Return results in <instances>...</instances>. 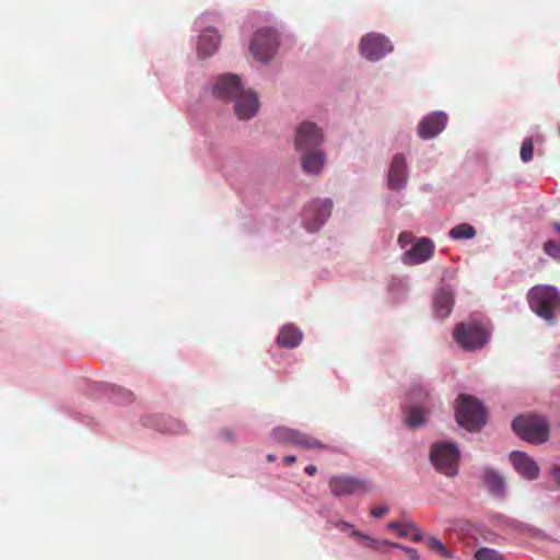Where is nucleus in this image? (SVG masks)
Listing matches in <instances>:
<instances>
[{
    "label": "nucleus",
    "mask_w": 560,
    "mask_h": 560,
    "mask_svg": "<svg viewBox=\"0 0 560 560\" xmlns=\"http://www.w3.org/2000/svg\"><path fill=\"white\" fill-rule=\"evenodd\" d=\"M455 418L466 430L478 431L486 423L487 412L476 397L460 394L455 401Z\"/></svg>",
    "instance_id": "1"
},
{
    "label": "nucleus",
    "mask_w": 560,
    "mask_h": 560,
    "mask_svg": "<svg viewBox=\"0 0 560 560\" xmlns=\"http://www.w3.org/2000/svg\"><path fill=\"white\" fill-rule=\"evenodd\" d=\"M490 335L488 323L476 319L458 323L453 331L455 341L465 350L482 348L488 342Z\"/></svg>",
    "instance_id": "2"
},
{
    "label": "nucleus",
    "mask_w": 560,
    "mask_h": 560,
    "mask_svg": "<svg viewBox=\"0 0 560 560\" xmlns=\"http://www.w3.org/2000/svg\"><path fill=\"white\" fill-rule=\"evenodd\" d=\"M528 304L538 316L552 323L560 312V293L552 287L536 285L528 292Z\"/></svg>",
    "instance_id": "3"
},
{
    "label": "nucleus",
    "mask_w": 560,
    "mask_h": 560,
    "mask_svg": "<svg viewBox=\"0 0 560 560\" xmlns=\"http://www.w3.org/2000/svg\"><path fill=\"white\" fill-rule=\"evenodd\" d=\"M512 429L520 438L530 443H544L549 436L546 420L535 415H525L515 418L512 422Z\"/></svg>",
    "instance_id": "4"
},
{
    "label": "nucleus",
    "mask_w": 560,
    "mask_h": 560,
    "mask_svg": "<svg viewBox=\"0 0 560 560\" xmlns=\"http://www.w3.org/2000/svg\"><path fill=\"white\" fill-rule=\"evenodd\" d=\"M430 459L438 471L454 477L458 471L459 452L455 444L436 443L430 451Z\"/></svg>",
    "instance_id": "5"
},
{
    "label": "nucleus",
    "mask_w": 560,
    "mask_h": 560,
    "mask_svg": "<svg viewBox=\"0 0 560 560\" xmlns=\"http://www.w3.org/2000/svg\"><path fill=\"white\" fill-rule=\"evenodd\" d=\"M279 46L277 32L270 27L258 30L249 44V50L255 59L261 62L269 61L276 54Z\"/></svg>",
    "instance_id": "6"
},
{
    "label": "nucleus",
    "mask_w": 560,
    "mask_h": 560,
    "mask_svg": "<svg viewBox=\"0 0 560 560\" xmlns=\"http://www.w3.org/2000/svg\"><path fill=\"white\" fill-rule=\"evenodd\" d=\"M328 487L335 497L361 494L372 489V485L368 480L348 475L332 476L328 480Z\"/></svg>",
    "instance_id": "7"
},
{
    "label": "nucleus",
    "mask_w": 560,
    "mask_h": 560,
    "mask_svg": "<svg viewBox=\"0 0 560 560\" xmlns=\"http://www.w3.org/2000/svg\"><path fill=\"white\" fill-rule=\"evenodd\" d=\"M332 202L329 199L315 200L305 207L303 211V223L310 232H315L330 217Z\"/></svg>",
    "instance_id": "8"
},
{
    "label": "nucleus",
    "mask_w": 560,
    "mask_h": 560,
    "mask_svg": "<svg viewBox=\"0 0 560 560\" xmlns=\"http://www.w3.org/2000/svg\"><path fill=\"white\" fill-rule=\"evenodd\" d=\"M323 140L322 130L313 122L304 121L296 129L295 148L300 152L318 149Z\"/></svg>",
    "instance_id": "9"
},
{
    "label": "nucleus",
    "mask_w": 560,
    "mask_h": 560,
    "mask_svg": "<svg viewBox=\"0 0 560 560\" xmlns=\"http://www.w3.org/2000/svg\"><path fill=\"white\" fill-rule=\"evenodd\" d=\"M361 55L369 60H378L393 50L390 42L381 34H369L361 39Z\"/></svg>",
    "instance_id": "10"
},
{
    "label": "nucleus",
    "mask_w": 560,
    "mask_h": 560,
    "mask_svg": "<svg viewBox=\"0 0 560 560\" xmlns=\"http://www.w3.org/2000/svg\"><path fill=\"white\" fill-rule=\"evenodd\" d=\"M434 252L433 241L428 237H420L404 253L401 261L407 266L420 265L431 259Z\"/></svg>",
    "instance_id": "11"
},
{
    "label": "nucleus",
    "mask_w": 560,
    "mask_h": 560,
    "mask_svg": "<svg viewBox=\"0 0 560 560\" xmlns=\"http://www.w3.org/2000/svg\"><path fill=\"white\" fill-rule=\"evenodd\" d=\"M235 100V113L240 119L252 118L259 108L257 95L252 90H243L232 97Z\"/></svg>",
    "instance_id": "12"
},
{
    "label": "nucleus",
    "mask_w": 560,
    "mask_h": 560,
    "mask_svg": "<svg viewBox=\"0 0 560 560\" xmlns=\"http://www.w3.org/2000/svg\"><path fill=\"white\" fill-rule=\"evenodd\" d=\"M447 116L442 112L432 113L422 118L418 125V133L422 139H431L444 130Z\"/></svg>",
    "instance_id": "13"
},
{
    "label": "nucleus",
    "mask_w": 560,
    "mask_h": 560,
    "mask_svg": "<svg viewBox=\"0 0 560 560\" xmlns=\"http://www.w3.org/2000/svg\"><path fill=\"white\" fill-rule=\"evenodd\" d=\"M510 460L515 470L525 479L534 480L538 478L540 469L536 462L527 454L517 451L512 452Z\"/></svg>",
    "instance_id": "14"
},
{
    "label": "nucleus",
    "mask_w": 560,
    "mask_h": 560,
    "mask_svg": "<svg viewBox=\"0 0 560 560\" xmlns=\"http://www.w3.org/2000/svg\"><path fill=\"white\" fill-rule=\"evenodd\" d=\"M241 80L235 74H223L221 75L217 84L214 85L213 92L220 98L230 100L241 91Z\"/></svg>",
    "instance_id": "15"
},
{
    "label": "nucleus",
    "mask_w": 560,
    "mask_h": 560,
    "mask_svg": "<svg viewBox=\"0 0 560 560\" xmlns=\"http://www.w3.org/2000/svg\"><path fill=\"white\" fill-rule=\"evenodd\" d=\"M407 180L406 159L402 154H396L388 172V185L392 189H400Z\"/></svg>",
    "instance_id": "16"
},
{
    "label": "nucleus",
    "mask_w": 560,
    "mask_h": 560,
    "mask_svg": "<svg viewBox=\"0 0 560 560\" xmlns=\"http://www.w3.org/2000/svg\"><path fill=\"white\" fill-rule=\"evenodd\" d=\"M454 305V294L450 289H441L434 296V314L436 317L446 318Z\"/></svg>",
    "instance_id": "17"
},
{
    "label": "nucleus",
    "mask_w": 560,
    "mask_h": 560,
    "mask_svg": "<svg viewBox=\"0 0 560 560\" xmlns=\"http://www.w3.org/2000/svg\"><path fill=\"white\" fill-rule=\"evenodd\" d=\"M221 38L214 28H207L199 36L198 54L208 57L214 54L220 45Z\"/></svg>",
    "instance_id": "18"
},
{
    "label": "nucleus",
    "mask_w": 560,
    "mask_h": 560,
    "mask_svg": "<svg viewBox=\"0 0 560 560\" xmlns=\"http://www.w3.org/2000/svg\"><path fill=\"white\" fill-rule=\"evenodd\" d=\"M325 154L322 150L315 149L303 152L302 167L307 174H318L325 164Z\"/></svg>",
    "instance_id": "19"
},
{
    "label": "nucleus",
    "mask_w": 560,
    "mask_h": 560,
    "mask_svg": "<svg viewBox=\"0 0 560 560\" xmlns=\"http://www.w3.org/2000/svg\"><path fill=\"white\" fill-rule=\"evenodd\" d=\"M303 338L302 331L294 325H284L277 337V343L282 348H295Z\"/></svg>",
    "instance_id": "20"
},
{
    "label": "nucleus",
    "mask_w": 560,
    "mask_h": 560,
    "mask_svg": "<svg viewBox=\"0 0 560 560\" xmlns=\"http://www.w3.org/2000/svg\"><path fill=\"white\" fill-rule=\"evenodd\" d=\"M483 483L488 488V490L497 497L504 495L505 483L503 477L495 470L491 468H486L483 470Z\"/></svg>",
    "instance_id": "21"
},
{
    "label": "nucleus",
    "mask_w": 560,
    "mask_h": 560,
    "mask_svg": "<svg viewBox=\"0 0 560 560\" xmlns=\"http://www.w3.org/2000/svg\"><path fill=\"white\" fill-rule=\"evenodd\" d=\"M428 411L420 406L413 405L408 408L406 422L410 428H418L425 423Z\"/></svg>",
    "instance_id": "22"
},
{
    "label": "nucleus",
    "mask_w": 560,
    "mask_h": 560,
    "mask_svg": "<svg viewBox=\"0 0 560 560\" xmlns=\"http://www.w3.org/2000/svg\"><path fill=\"white\" fill-rule=\"evenodd\" d=\"M293 445L305 450L327 448V446L316 438L299 430Z\"/></svg>",
    "instance_id": "23"
},
{
    "label": "nucleus",
    "mask_w": 560,
    "mask_h": 560,
    "mask_svg": "<svg viewBox=\"0 0 560 560\" xmlns=\"http://www.w3.org/2000/svg\"><path fill=\"white\" fill-rule=\"evenodd\" d=\"M448 235L453 240H468L475 237L476 230L472 225L468 223H462L454 226L450 231Z\"/></svg>",
    "instance_id": "24"
},
{
    "label": "nucleus",
    "mask_w": 560,
    "mask_h": 560,
    "mask_svg": "<svg viewBox=\"0 0 560 560\" xmlns=\"http://www.w3.org/2000/svg\"><path fill=\"white\" fill-rule=\"evenodd\" d=\"M298 430L290 429V428H277L272 431V438L282 444H293L295 436H296Z\"/></svg>",
    "instance_id": "25"
},
{
    "label": "nucleus",
    "mask_w": 560,
    "mask_h": 560,
    "mask_svg": "<svg viewBox=\"0 0 560 560\" xmlns=\"http://www.w3.org/2000/svg\"><path fill=\"white\" fill-rule=\"evenodd\" d=\"M112 398L117 404H129L133 401V393L120 386H112Z\"/></svg>",
    "instance_id": "26"
},
{
    "label": "nucleus",
    "mask_w": 560,
    "mask_h": 560,
    "mask_svg": "<svg viewBox=\"0 0 560 560\" xmlns=\"http://www.w3.org/2000/svg\"><path fill=\"white\" fill-rule=\"evenodd\" d=\"M425 544L429 549L439 553L442 558H445V559L454 558V553L451 550H448L441 540H439L434 537H429L427 539Z\"/></svg>",
    "instance_id": "27"
},
{
    "label": "nucleus",
    "mask_w": 560,
    "mask_h": 560,
    "mask_svg": "<svg viewBox=\"0 0 560 560\" xmlns=\"http://www.w3.org/2000/svg\"><path fill=\"white\" fill-rule=\"evenodd\" d=\"M475 560H504L503 556L492 548H480L475 552Z\"/></svg>",
    "instance_id": "28"
},
{
    "label": "nucleus",
    "mask_w": 560,
    "mask_h": 560,
    "mask_svg": "<svg viewBox=\"0 0 560 560\" xmlns=\"http://www.w3.org/2000/svg\"><path fill=\"white\" fill-rule=\"evenodd\" d=\"M398 535L401 537H409L415 541H420L422 539V535L413 524H402Z\"/></svg>",
    "instance_id": "29"
},
{
    "label": "nucleus",
    "mask_w": 560,
    "mask_h": 560,
    "mask_svg": "<svg viewBox=\"0 0 560 560\" xmlns=\"http://www.w3.org/2000/svg\"><path fill=\"white\" fill-rule=\"evenodd\" d=\"M534 143L532 138H525L521 147V159L523 162H529L533 159Z\"/></svg>",
    "instance_id": "30"
},
{
    "label": "nucleus",
    "mask_w": 560,
    "mask_h": 560,
    "mask_svg": "<svg viewBox=\"0 0 560 560\" xmlns=\"http://www.w3.org/2000/svg\"><path fill=\"white\" fill-rule=\"evenodd\" d=\"M544 252L555 259H560V245L552 240L544 244Z\"/></svg>",
    "instance_id": "31"
},
{
    "label": "nucleus",
    "mask_w": 560,
    "mask_h": 560,
    "mask_svg": "<svg viewBox=\"0 0 560 560\" xmlns=\"http://www.w3.org/2000/svg\"><path fill=\"white\" fill-rule=\"evenodd\" d=\"M415 237L410 232H401L398 235V244L401 248H405L407 245L411 244L413 242Z\"/></svg>",
    "instance_id": "32"
},
{
    "label": "nucleus",
    "mask_w": 560,
    "mask_h": 560,
    "mask_svg": "<svg viewBox=\"0 0 560 560\" xmlns=\"http://www.w3.org/2000/svg\"><path fill=\"white\" fill-rule=\"evenodd\" d=\"M390 546L404 549L406 555H407V557L409 559H411V560H419V553H418V551L416 549L410 548V547H402L399 544H390Z\"/></svg>",
    "instance_id": "33"
},
{
    "label": "nucleus",
    "mask_w": 560,
    "mask_h": 560,
    "mask_svg": "<svg viewBox=\"0 0 560 560\" xmlns=\"http://www.w3.org/2000/svg\"><path fill=\"white\" fill-rule=\"evenodd\" d=\"M350 535H351V536H354V537H358V538H360V539H362V540H363V542H362V544H363L365 547H372V545H373V542H374V540H373L372 538H370V537H368V536L363 535L362 533H360L359 530H355V529H353V530L351 532V534H350Z\"/></svg>",
    "instance_id": "34"
},
{
    "label": "nucleus",
    "mask_w": 560,
    "mask_h": 560,
    "mask_svg": "<svg viewBox=\"0 0 560 560\" xmlns=\"http://www.w3.org/2000/svg\"><path fill=\"white\" fill-rule=\"evenodd\" d=\"M388 512V508L386 505H381L372 509L371 515L374 517H382Z\"/></svg>",
    "instance_id": "35"
},
{
    "label": "nucleus",
    "mask_w": 560,
    "mask_h": 560,
    "mask_svg": "<svg viewBox=\"0 0 560 560\" xmlns=\"http://www.w3.org/2000/svg\"><path fill=\"white\" fill-rule=\"evenodd\" d=\"M167 431L172 433H182L184 431V425L180 422L174 421L173 427L167 429Z\"/></svg>",
    "instance_id": "36"
},
{
    "label": "nucleus",
    "mask_w": 560,
    "mask_h": 560,
    "mask_svg": "<svg viewBox=\"0 0 560 560\" xmlns=\"http://www.w3.org/2000/svg\"><path fill=\"white\" fill-rule=\"evenodd\" d=\"M220 434L225 440L234 439V432L231 429H223Z\"/></svg>",
    "instance_id": "37"
},
{
    "label": "nucleus",
    "mask_w": 560,
    "mask_h": 560,
    "mask_svg": "<svg viewBox=\"0 0 560 560\" xmlns=\"http://www.w3.org/2000/svg\"><path fill=\"white\" fill-rule=\"evenodd\" d=\"M552 475L556 481L560 485V465L553 467Z\"/></svg>",
    "instance_id": "38"
},
{
    "label": "nucleus",
    "mask_w": 560,
    "mask_h": 560,
    "mask_svg": "<svg viewBox=\"0 0 560 560\" xmlns=\"http://www.w3.org/2000/svg\"><path fill=\"white\" fill-rule=\"evenodd\" d=\"M296 462V457L294 455H287L284 458H283V463L285 465H292Z\"/></svg>",
    "instance_id": "39"
},
{
    "label": "nucleus",
    "mask_w": 560,
    "mask_h": 560,
    "mask_svg": "<svg viewBox=\"0 0 560 560\" xmlns=\"http://www.w3.org/2000/svg\"><path fill=\"white\" fill-rule=\"evenodd\" d=\"M304 471L308 475V476H314L317 471V468L313 465H308L305 467Z\"/></svg>",
    "instance_id": "40"
},
{
    "label": "nucleus",
    "mask_w": 560,
    "mask_h": 560,
    "mask_svg": "<svg viewBox=\"0 0 560 560\" xmlns=\"http://www.w3.org/2000/svg\"><path fill=\"white\" fill-rule=\"evenodd\" d=\"M401 525H402L401 523H398V522H392V523H389L387 526H388V528H390V529H396V530H397V533H398V532L400 530Z\"/></svg>",
    "instance_id": "41"
},
{
    "label": "nucleus",
    "mask_w": 560,
    "mask_h": 560,
    "mask_svg": "<svg viewBox=\"0 0 560 560\" xmlns=\"http://www.w3.org/2000/svg\"><path fill=\"white\" fill-rule=\"evenodd\" d=\"M336 526H337L338 528H340L341 530H343V532H345L346 529H348V528H350V527H351V525H350V524H348V523H346V522H340V523H338Z\"/></svg>",
    "instance_id": "42"
},
{
    "label": "nucleus",
    "mask_w": 560,
    "mask_h": 560,
    "mask_svg": "<svg viewBox=\"0 0 560 560\" xmlns=\"http://www.w3.org/2000/svg\"><path fill=\"white\" fill-rule=\"evenodd\" d=\"M552 225H553L555 231L557 232V234L560 237V222H555Z\"/></svg>",
    "instance_id": "43"
},
{
    "label": "nucleus",
    "mask_w": 560,
    "mask_h": 560,
    "mask_svg": "<svg viewBox=\"0 0 560 560\" xmlns=\"http://www.w3.org/2000/svg\"><path fill=\"white\" fill-rule=\"evenodd\" d=\"M267 460L268 462H275L276 460V456L273 454H268L267 455Z\"/></svg>",
    "instance_id": "44"
},
{
    "label": "nucleus",
    "mask_w": 560,
    "mask_h": 560,
    "mask_svg": "<svg viewBox=\"0 0 560 560\" xmlns=\"http://www.w3.org/2000/svg\"><path fill=\"white\" fill-rule=\"evenodd\" d=\"M416 394H419V396H421V395L428 396V393H422V390H421V389H417V390H415V392H413V395H416Z\"/></svg>",
    "instance_id": "45"
}]
</instances>
